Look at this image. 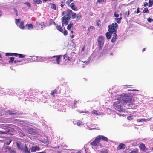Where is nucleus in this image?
Returning <instances> with one entry per match:
<instances>
[{"label":"nucleus","instance_id":"nucleus-1","mask_svg":"<svg viewBox=\"0 0 153 153\" xmlns=\"http://www.w3.org/2000/svg\"><path fill=\"white\" fill-rule=\"evenodd\" d=\"M117 99L119 100H120L121 102H122L123 104H126L127 105L130 104L132 100L131 97L128 94L121 95Z\"/></svg>","mask_w":153,"mask_h":153},{"label":"nucleus","instance_id":"nucleus-2","mask_svg":"<svg viewBox=\"0 0 153 153\" xmlns=\"http://www.w3.org/2000/svg\"><path fill=\"white\" fill-rule=\"evenodd\" d=\"M116 101L114 103L113 107L117 111L119 112H123L124 110L123 107L122 105H123V104L122 102H121L120 100H119L118 99L115 100Z\"/></svg>","mask_w":153,"mask_h":153},{"label":"nucleus","instance_id":"nucleus-3","mask_svg":"<svg viewBox=\"0 0 153 153\" xmlns=\"http://www.w3.org/2000/svg\"><path fill=\"white\" fill-rule=\"evenodd\" d=\"M67 16L69 18L71 17L72 19L76 18L77 20H79L81 17V15L80 13H78L76 15L75 13L73 12L72 11L69 9H67Z\"/></svg>","mask_w":153,"mask_h":153},{"label":"nucleus","instance_id":"nucleus-4","mask_svg":"<svg viewBox=\"0 0 153 153\" xmlns=\"http://www.w3.org/2000/svg\"><path fill=\"white\" fill-rule=\"evenodd\" d=\"M118 25L116 22L113 23L109 25L108 31L112 33H116L117 29L118 28Z\"/></svg>","mask_w":153,"mask_h":153},{"label":"nucleus","instance_id":"nucleus-5","mask_svg":"<svg viewBox=\"0 0 153 153\" xmlns=\"http://www.w3.org/2000/svg\"><path fill=\"white\" fill-rule=\"evenodd\" d=\"M104 37L102 35L99 36L97 39L98 46L99 50L101 49V47L104 45Z\"/></svg>","mask_w":153,"mask_h":153},{"label":"nucleus","instance_id":"nucleus-6","mask_svg":"<svg viewBox=\"0 0 153 153\" xmlns=\"http://www.w3.org/2000/svg\"><path fill=\"white\" fill-rule=\"evenodd\" d=\"M62 19V26H63L64 24L67 25L70 19V18L68 17H66L64 16L61 18Z\"/></svg>","mask_w":153,"mask_h":153},{"label":"nucleus","instance_id":"nucleus-7","mask_svg":"<svg viewBox=\"0 0 153 153\" xmlns=\"http://www.w3.org/2000/svg\"><path fill=\"white\" fill-rule=\"evenodd\" d=\"M62 57V55H58L56 56H52L51 58H55L56 60L54 61L53 62V63L55 64L57 63L59 65L60 64V61L61 60V58Z\"/></svg>","mask_w":153,"mask_h":153},{"label":"nucleus","instance_id":"nucleus-8","mask_svg":"<svg viewBox=\"0 0 153 153\" xmlns=\"http://www.w3.org/2000/svg\"><path fill=\"white\" fill-rule=\"evenodd\" d=\"M90 144L94 146H98L100 144V141L97 137L95 138V139L91 142Z\"/></svg>","mask_w":153,"mask_h":153},{"label":"nucleus","instance_id":"nucleus-9","mask_svg":"<svg viewBox=\"0 0 153 153\" xmlns=\"http://www.w3.org/2000/svg\"><path fill=\"white\" fill-rule=\"evenodd\" d=\"M139 147L140 151L143 152H146L148 149L146 147L145 144L143 143L140 145Z\"/></svg>","mask_w":153,"mask_h":153},{"label":"nucleus","instance_id":"nucleus-10","mask_svg":"<svg viewBox=\"0 0 153 153\" xmlns=\"http://www.w3.org/2000/svg\"><path fill=\"white\" fill-rule=\"evenodd\" d=\"M100 141L101 140L105 141L106 142L108 141V139L107 137L102 135H99L97 136Z\"/></svg>","mask_w":153,"mask_h":153},{"label":"nucleus","instance_id":"nucleus-11","mask_svg":"<svg viewBox=\"0 0 153 153\" xmlns=\"http://www.w3.org/2000/svg\"><path fill=\"white\" fill-rule=\"evenodd\" d=\"M126 147V145L123 143H121L119 144L117 148V150L124 149Z\"/></svg>","mask_w":153,"mask_h":153},{"label":"nucleus","instance_id":"nucleus-12","mask_svg":"<svg viewBox=\"0 0 153 153\" xmlns=\"http://www.w3.org/2000/svg\"><path fill=\"white\" fill-rule=\"evenodd\" d=\"M35 130L34 129L31 128H28L27 130V132L31 134H34L35 132Z\"/></svg>","mask_w":153,"mask_h":153},{"label":"nucleus","instance_id":"nucleus-13","mask_svg":"<svg viewBox=\"0 0 153 153\" xmlns=\"http://www.w3.org/2000/svg\"><path fill=\"white\" fill-rule=\"evenodd\" d=\"M40 149V147L39 146H32L31 149V151L32 152H34L36 151L39 150Z\"/></svg>","mask_w":153,"mask_h":153},{"label":"nucleus","instance_id":"nucleus-14","mask_svg":"<svg viewBox=\"0 0 153 153\" xmlns=\"http://www.w3.org/2000/svg\"><path fill=\"white\" fill-rule=\"evenodd\" d=\"M113 36L111 40V42L112 43L114 42L115 41L116 39L117 38V35L116 34V33H113Z\"/></svg>","mask_w":153,"mask_h":153},{"label":"nucleus","instance_id":"nucleus-15","mask_svg":"<svg viewBox=\"0 0 153 153\" xmlns=\"http://www.w3.org/2000/svg\"><path fill=\"white\" fill-rule=\"evenodd\" d=\"M112 34H113V33H112L110 32H107L106 33V36L108 40L111 38Z\"/></svg>","mask_w":153,"mask_h":153},{"label":"nucleus","instance_id":"nucleus-16","mask_svg":"<svg viewBox=\"0 0 153 153\" xmlns=\"http://www.w3.org/2000/svg\"><path fill=\"white\" fill-rule=\"evenodd\" d=\"M25 153H30V149H28L26 144H25L24 149L23 150Z\"/></svg>","mask_w":153,"mask_h":153},{"label":"nucleus","instance_id":"nucleus-17","mask_svg":"<svg viewBox=\"0 0 153 153\" xmlns=\"http://www.w3.org/2000/svg\"><path fill=\"white\" fill-rule=\"evenodd\" d=\"M16 144L17 147L19 149H20L21 150H24V148H23V146L21 144L19 143H17Z\"/></svg>","mask_w":153,"mask_h":153},{"label":"nucleus","instance_id":"nucleus-18","mask_svg":"<svg viewBox=\"0 0 153 153\" xmlns=\"http://www.w3.org/2000/svg\"><path fill=\"white\" fill-rule=\"evenodd\" d=\"M57 91V90L56 89H55L50 93V94L53 97H54L55 95L57 94H58Z\"/></svg>","mask_w":153,"mask_h":153},{"label":"nucleus","instance_id":"nucleus-19","mask_svg":"<svg viewBox=\"0 0 153 153\" xmlns=\"http://www.w3.org/2000/svg\"><path fill=\"white\" fill-rule=\"evenodd\" d=\"M16 53H5V55L6 56H15L16 55Z\"/></svg>","mask_w":153,"mask_h":153},{"label":"nucleus","instance_id":"nucleus-20","mask_svg":"<svg viewBox=\"0 0 153 153\" xmlns=\"http://www.w3.org/2000/svg\"><path fill=\"white\" fill-rule=\"evenodd\" d=\"M25 26L29 30L32 29L33 28V25L31 24H26Z\"/></svg>","mask_w":153,"mask_h":153},{"label":"nucleus","instance_id":"nucleus-21","mask_svg":"<svg viewBox=\"0 0 153 153\" xmlns=\"http://www.w3.org/2000/svg\"><path fill=\"white\" fill-rule=\"evenodd\" d=\"M122 17H119V18H115L114 20L118 24L121 23V20L122 19Z\"/></svg>","mask_w":153,"mask_h":153},{"label":"nucleus","instance_id":"nucleus-22","mask_svg":"<svg viewBox=\"0 0 153 153\" xmlns=\"http://www.w3.org/2000/svg\"><path fill=\"white\" fill-rule=\"evenodd\" d=\"M33 1L35 5L36 4H41L42 3L41 0H33Z\"/></svg>","mask_w":153,"mask_h":153},{"label":"nucleus","instance_id":"nucleus-23","mask_svg":"<svg viewBox=\"0 0 153 153\" xmlns=\"http://www.w3.org/2000/svg\"><path fill=\"white\" fill-rule=\"evenodd\" d=\"M16 55H15V57H17L18 56L19 57V58H24L25 57V55L21 54H18L17 53H16Z\"/></svg>","mask_w":153,"mask_h":153},{"label":"nucleus","instance_id":"nucleus-24","mask_svg":"<svg viewBox=\"0 0 153 153\" xmlns=\"http://www.w3.org/2000/svg\"><path fill=\"white\" fill-rule=\"evenodd\" d=\"M73 24L71 23L67 26V28L69 30H71V28L73 27Z\"/></svg>","mask_w":153,"mask_h":153},{"label":"nucleus","instance_id":"nucleus-25","mask_svg":"<svg viewBox=\"0 0 153 153\" xmlns=\"http://www.w3.org/2000/svg\"><path fill=\"white\" fill-rule=\"evenodd\" d=\"M106 0H97L96 2V4H98L102 3H105L106 2Z\"/></svg>","mask_w":153,"mask_h":153},{"label":"nucleus","instance_id":"nucleus-26","mask_svg":"<svg viewBox=\"0 0 153 153\" xmlns=\"http://www.w3.org/2000/svg\"><path fill=\"white\" fill-rule=\"evenodd\" d=\"M70 6L71 7V8L72 9L74 10H77V8H76L74 4L73 3H72L70 4Z\"/></svg>","mask_w":153,"mask_h":153},{"label":"nucleus","instance_id":"nucleus-27","mask_svg":"<svg viewBox=\"0 0 153 153\" xmlns=\"http://www.w3.org/2000/svg\"><path fill=\"white\" fill-rule=\"evenodd\" d=\"M24 21H22L20 23V25L19 26V27L22 29H24L25 28V27L24 25Z\"/></svg>","mask_w":153,"mask_h":153},{"label":"nucleus","instance_id":"nucleus-28","mask_svg":"<svg viewBox=\"0 0 153 153\" xmlns=\"http://www.w3.org/2000/svg\"><path fill=\"white\" fill-rule=\"evenodd\" d=\"M57 30L59 31L62 32L63 31V29H62V27L61 25H58L56 27Z\"/></svg>","mask_w":153,"mask_h":153},{"label":"nucleus","instance_id":"nucleus-29","mask_svg":"<svg viewBox=\"0 0 153 153\" xmlns=\"http://www.w3.org/2000/svg\"><path fill=\"white\" fill-rule=\"evenodd\" d=\"M50 4L51 6V9L54 10L56 9V7L55 4L53 3H50Z\"/></svg>","mask_w":153,"mask_h":153},{"label":"nucleus","instance_id":"nucleus-30","mask_svg":"<svg viewBox=\"0 0 153 153\" xmlns=\"http://www.w3.org/2000/svg\"><path fill=\"white\" fill-rule=\"evenodd\" d=\"M10 131L9 130H7V131H0V134H7Z\"/></svg>","mask_w":153,"mask_h":153},{"label":"nucleus","instance_id":"nucleus-31","mask_svg":"<svg viewBox=\"0 0 153 153\" xmlns=\"http://www.w3.org/2000/svg\"><path fill=\"white\" fill-rule=\"evenodd\" d=\"M138 149L137 148L134 149L129 153H138Z\"/></svg>","mask_w":153,"mask_h":153},{"label":"nucleus","instance_id":"nucleus-32","mask_svg":"<svg viewBox=\"0 0 153 153\" xmlns=\"http://www.w3.org/2000/svg\"><path fill=\"white\" fill-rule=\"evenodd\" d=\"M153 4V0H149V7H152Z\"/></svg>","mask_w":153,"mask_h":153},{"label":"nucleus","instance_id":"nucleus-33","mask_svg":"<svg viewBox=\"0 0 153 153\" xmlns=\"http://www.w3.org/2000/svg\"><path fill=\"white\" fill-rule=\"evenodd\" d=\"M143 12L144 13H148L149 12V10H148L147 7L144 8Z\"/></svg>","mask_w":153,"mask_h":153},{"label":"nucleus","instance_id":"nucleus-34","mask_svg":"<svg viewBox=\"0 0 153 153\" xmlns=\"http://www.w3.org/2000/svg\"><path fill=\"white\" fill-rule=\"evenodd\" d=\"M10 60L9 61V63H13V62H14V58L13 57H10Z\"/></svg>","mask_w":153,"mask_h":153},{"label":"nucleus","instance_id":"nucleus-35","mask_svg":"<svg viewBox=\"0 0 153 153\" xmlns=\"http://www.w3.org/2000/svg\"><path fill=\"white\" fill-rule=\"evenodd\" d=\"M100 153H108V151L106 149H103Z\"/></svg>","mask_w":153,"mask_h":153},{"label":"nucleus","instance_id":"nucleus-36","mask_svg":"<svg viewBox=\"0 0 153 153\" xmlns=\"http://www.w3.org/2000/svg\"><path fill=\"white\" fill-rule=\"evenodd\" d=\"M147 119H138L137 120V121L138 122H142L143 121H146L147 120Z\"/></svg>","mask_w":153,"mask_h":153},{"label":"nucleus","instance_id":"nucleus-37","mask_svg":"<svg viewBox=\"0 0 153 153\" xmlns=\"http://www.w3.org/2000/svg\"><path fill=\"white\" fill-rule=\"evenodd\" d=\"M91 113L92 114H96L97 116H98L99 115V114L98 113H97V111L96 110H93L92 111Z\"/></svg>","mask_w":153,"mask_h":153},{"label":"nucleus","instance_id":"nucleus-38","mask_svg":"<svg viewBox=\"0 0 153 153\" xmlns=\"http://www.w3.org/2000/svg\"><path fill=\"white\" fill-rule=\"evenodd\" d=\"M64 30H65L64 31L63 30V32L62 33H63V34L64 35H67L68 34V32H67V30H65V28H64Z\"/></svg>","mask_w":153,"mask_h":153},{"label":"nucleus","instance_id":"nucleus-39","mask_svg":"<svg viewBox=\"0 0 153 153\" xmlns=\"http://www.w3.org/2000/svg\"><path fill=\"white\" fill-rule=\"evenodd\" d=\"M130 151V148L128 147V148H126L125 149V150L123 151V152L124 153H126Z\"/></svg>","mask_w":153,"mask_h":153},{"label":"nucleus","instance_id":"nucleus-40","mask_svg":"<svg viewBox=\"0 0 153 153\" xmlns=\"http://www.w3.org/2000/svg\"><path fill=\"white\" fill-rule=\"evenodd\" d=\"M77 125L78 126H82V123L80 121H79L77 122Z\"/></svg>","mask_w":153,"mask_h":153},{"label":"nucleus","instance_id":"nucleus-41","mask_svg":"<svg viewBox=\"0 0 153 153\" xmlns=\"http://www.w3.org/2000/svg\"><path fill=\"white\" fill-rule=\"evenodd\" d=\"M114 16L115 18H117L119 17V15L116 12H115L114 13Z\"/></svg>","mask_w":153,"mask_h":153},{"label":"nucleus","instance_id":"nucleus-42","mask_svg":"<svg viewBox=\"0 0 153 153\" xmlns=\"http://www.w3.org/2000/svg\"><path fill=\"white\" fill-rule=\"evenodd\" d=\"M61 3V4L60 5V6L62 8H63L64 5L65 4V0L63 1H62Z\"/></svg>","mask_w":153,"mask_h":153},{"label":"nucleus","instance_id":"nucleus-43","mask_svg":"<svg viewBox=\"0 0 153 153\" xmlns=\"http://www.w3.org/2000/svg\"><path fill=\"white\" fill-rule=\"evenodd\" d=\"M25 4H26L28 7L30 8L31 7V5L30 3L29 2H25Z\"/></svg>","mask_w":153,"mask_h":153},{"label":"nucleus","instance_id":"nucleus-44","mask_svg":"<svg viewBox=\"0 0 153 153\" xmlns=\"http://www.w3.org/2000/svg\"><path fill=\"white\" fill-rule=\"evenodd\" d=\"M41 28L42 29H43V27H45L46 25H45V23L44 22H41Z\"/></svg>","mask_w":153,"mask_h":153},{"label":"nucleus","instance_id":"nucleus-45","mask_svg":"<svg viewBox=\"0 0 153 153\" xmlns=\"http://www.w3.org/2000/svg\"><path fill=\"white\" fill-rule=\"evenodd\" d=\"M129 14V10H128V11L126 12L125 13V15L127 17L128 16Z\"/></svg>","mask_w":153,"mask_h":153},{"label":"nucleus","instance_id":"nucleus-46","mask_svg":"<svg viewBox=\"0 0 153 153\" xmlns=\"http://www.w3.org/2000/svg\"><path fill=\"white\" fill-rule=\"evenodd\" d=\"M77 103V101L76 100L74 101V102L73 105L72 106L73 108H74L75 106L76 105V104Z\"/></svg>","mask_w":153,"mask_h":153},{"label":"nucleus","instance_id":"nucleus-47","mask_svg":"<svg viewBox=\"0 0 153 153\" xmlns=\"http://www.w3.org/2000/svg\"><path fill=\"white\" fill-rule=\"evenodd\" d=\"M48 139L46 138V140L45 141H42V142L45 143V144H46L47 143H48Z\"/></svg>","mask_w":153,"mask_h":153},{"label":"nucleus","instance_id":"nucleus-48","mask_svg":"<svg viewBox=\"0 0 153 153\" xmlns=\"http://www.w3.org/2000/svg\"><path fill=\"white\" fill-rule=\"evenodd\" d=\"M147 20L148 21V22H151L153 20V19H152L150 17L148 18Z\"/></svg>","mask_w":153,"mask_h":153},{"label":"nucleus","instance_id":"nucleus-49","mask_svg":"<svg viewBox=\"0 0 153 153\" xmlns=\"http://www.w3.org/2000/svg\"><path fill=\"white\" fill-rule=\"evenodd\" d=\"M50 24H49V26L51 25L52 22H53V20L52 19H50Z\"/></svg>","mask_w":153,"mask_h":153},{"label":"nucleus","instance_id":"nucleus-50","mask_svg":"<svg viewBox=\"0 0 153 153\" xmlns=\"http://www.w3.org/2000/svg\"><path fill=\"white\" fill-rule=\"evenodd\" d=\"M128 91H138V90L137 89H128Z\"/></svg>","mask_w":153,"mask_h":153},{"label":"nucleus","instance_id":"nucleus-51","mask_svg":"<svg viewBox=\"0 0 153 153\" xmlns=\"http://www.w3.org/2000/svg\"><path fill=\"white\" fill-rule=\"evenodd\" d=\"M71 59V57H69L68 56L67 57V59H65V61L67 60L70 61Z\"/></svg>","mask_w":153,"mask_h":153},{"label":"nucleus","instance_id":"nucleus-52","mask_svg":"<svg viewBox=\"0 0 153 153\" xmlns=\"http://www.w3.org/2000/svg\"><path fill=\"white\" fill-rule=\"evenodd\" d=\"M22 62V61L19 60H16L14 61V62L15 63L17 62Z\"/></svg>","mask_w":153,"mask_h":153},{"label":"nucleus","instance_id":"nucleus-53","mask_svg":"<svg viewBox=\"0 0 153 153\" xmlns=\"http://www.w3.org/2000/svg\"><path fill=\"white\" fill-rule=\"evenodd\" d=\"M16 23H19L20 22V19H16Z\"/></svg>","mask_w":153,"mask_h":153},{"label":"nucleus","instance_id":"nucleus-54","mask_svg":"<svg viewBox=\"0 0 153 153\" xmlns=\"http://www.w3.org/2000/svg\"><path fill=\"white\" fill-rule=\"evenodd\" d=\"M83 63H85L86 64H88L90 62V61H82Z\"/></svg>","mask_w":153,"mask_h":153},{"label":"nucleus","instance_id":"nucleus-55","mask_svg":"<svg viewBox=\"0 0 153 153\" xmlns=\"http://www.w3.org/2000/svg\"><path fill=\"white\" fill-rule=\"evenodd\" d=\"M63 56L64 59H65L66 58H67L68 57L66 54H65V55H64Z\"/></svg>","mask_w":153,"mask_h":153},{"label":"nucleus","instance_id":"nucleus-56","mask_svg":"<svg viewBox=\"0 0 153 153\" xmlns=\"http://www.w3.org/2000/svg\"><path fill=\"white\" fill-rule=\"evenodd\" d=\"M71 2H70L69 0H68V1L66 2V4L68 5H69V4Z\"/></svg>","mask_w":153,"mask_h":153},{"label":"nucleus","instance_id":"nucleus-57","mask_svg":"<svg viewBox=\"0 0 153 153\" xmlns=\"http://www.w3.org/2000/svg\"><path fill=\"white\" fill-rule=\"evenodd\" d=\"M139 12H140L139 8V7H138V8H137V12H136V13H137V14H138V13H139Z\"/></svg>","mask_w":153,"mask_h":153},{"label":"nucleus","instance_id":"nucleus-58","mask_svg":"<svg viewBox=\"0 0 153 153\" xmlns=\"http://www.w3.org/2000/svg\"><path fill=\"white\" fill-rule=\"evenodd\" d=\"M11 140H10L9 142H6V144L7 145H9L11 143Z\"/></svg>","mask_w":153,"mask_h":153},{"label":"nucleus","instance_id":"nucleus-59","mask_svg":"<svg viewBox=\"0 0 153 153\" xmlns=\"http://www.w3.org/2000/svg\"><path fill=\"white\" fill-rule=\"evenodd\" d=\"M89 28L91 29H94V30L95 29L94 27V26H91Z\"/></svg>","mask_w":153,"mask_h":153},{"label":"nucleus","instance_id":"nucleus-60","mask_svg":"<svg viewBox=\"0 0 153 153\" xmlns=\"http://www.w3.org/2000/svg\"><path fill=\"white\" fill-rule=\"evenodd\" d=\"M148 5V4L147 2H145L144 4V6H145V7H146V6H147Z\"/></svg>","mask_w":153,"mask_h":153},{"label":"nucleus","instance_id":"nucleus-61","mask_svg":"<svg viewBox=\"0 0 153 153\" xmlns=\"http://www.w3.org/2000/svg\"><path fill=\"white\" fill-rule=\"evenodd\" d=\"M48 1V0H43V3H45L47 1ZM48 1H51V0H48Z\"/></svg>","mask_w":153,"mask_h":153},{"label":"nucleus","instance_id":"nucleus-62","mask_svg":"<svg viewBox=\"0 0 153 153\" xmlns=\"http://www.w3.org/2000/svg\"><path fill=\"white\" fill-rule=\"evenodd\" d=\"M74 37V35H73L72 36H70V37L71 39L73 38Z\"/></svg>","mask_w":153,"mask_h":153},{"label":"nucleus","instance_id":"nucleus-63","mask_svg":"<svg viewBox=\"0 0 153 153\" xmlns=\"http://www.w3.org/2000/svg\"><path fill=\"white\" fill-rule=\"evenodd\" d=\"M2 58V56L1 54H0V60L2 61L1 59Z\"/></svg>","mask_w":153,"mask_h":153},{"label":"nucleus","instance_id":"nucleus-64","mask_svg":"<svg viewBox=\"0 0 153 153\" xmlns=\"http://www.w3.org/2000/svg\"><path fill=\"white\" fill-rule=\"evenodd\" d=\"M131 117L130 116H129V117H127V119L128 120H130L131 119Z\"/></svg>","mask_w":153,"mask_h":153}]
</instances>
